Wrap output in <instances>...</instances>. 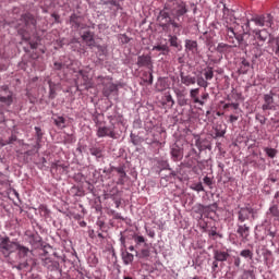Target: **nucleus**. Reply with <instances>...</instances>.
Here are the masks:
<instances>
[{
	"label": "nucleus",
	"mask_w": 279,
	"mask_h": 279,
	"mask_svg": "<svg viewBox=\"0 0 279 279\" xmlns=\"http://www.w3.org/2000/svg\"><path fill=\"white\" fill-rule=\"evenodd\" d=\"M185 49L192 53H197V43L195 40L186 39Z\"/></svg>",
	"instance_id": "412c9836"
},
{
	"label": "nucleus",
	"mask_w": 279,
	"mask_h": 279,
	"mask_svg": "<svg viewBox=\"0 0 279 279\" xmlns=\"http://www.w3.org/2000/svg\"><path fill=\"white\" fill-rule=\"evenodd\" d=\"M209 236H217V230L209 231Z\"/></svg>",
	"instance_id": "e2e57ef3"
},
{
	"label": "nucleus",
	"mask_w": 279,
	"mask_h": 279,
	"mask_svg": "<svg viewBox=\"0 0 279 279\" xmlns=\"http://www.w3.org/2000/svg\"><path fill=\"white\" fill-rule=\"evenodd\" d=\"M20 23L24 25V28H19V34L22 36L23 40H29V32L36 29V17L32 13H25L21 16Z\"/></svg>",
	"instance_id": "7ed1b4c3"
},
{
	"label": "nucleus",
	"mask_w": 279,
	"mask_h": 279,
	"mask_svg": "<svg viewBox=\"0 0 279 279\" xmlns=\"http://www.w3.org/2000/svg\"><path fill=\"white\" fill-rule=\"evenodd\" d=\"M203 75L207 82H210L213 77H215V71L213 70L211 66H207L206 69L203 70Z\"/></svg>",
	"instance_id": "393cba45"
},
{
	"label": "nucleus",
	"mask_w": 279,
	"mask_h": 279,
	"mask_svg": "<svg viewBox=\"0 0 279 279\" xmlns=\"http://www.w3.org/2000/svg\"><path fill=\"white\" fill-rule=\"evenodd\" d=\"M242 65L244 66V69H250V63L247 62V60H243Z\"/></svg>",
	"instance_id": "4d7b16f0"
},
{
	"label": "nucleus",
	"mask_w": 279,
	"mask_h": 279,
	"mask_svg": "<svg viewBox=\"0 0 279 279\" xmlns=\"http://www.w3.org/2000/svg\"><path fill=\"white\" fill-rule=\"evenodd\" d=\"M196 84L201 88H207L210 85V83H208V80L204 78L203 76L197 77Z\"/></svg>",
	"instance_id": "c756f323"
},
{
	"label": "nucleus",
	"mask_w": 279,
	"mask_h": 279,
	"mask_svg": "<svg viewBox=\"0 0 279 279\" xmlns=\"http://www.w3.org/2000/svg\"><path fill=\"white\" fill-rule=\"evenodd\" d=\"M0 101L1 104H5L7 106H12V95H9V96H0Z\"/></svg>",
	"instance_id": "f704fd0d"
},
{
	"label": "nucleus",
	"mask_w": 279,
	"mask_h": 279,
	"mask_svg": "<svg viewBox=\"0 0 279 279\" xmlns=\"http://www.w3.org/2000/svg\"><path fill=\"white\" fill-rule=\"evenodd\" d=\"M266 215L268 219H274L275 221H279V206L278 205L270 206Z\"/></svg>",
	"instance_id": "ddd939ff"
},
{
	"label": "nucleus",
	"mask_w": 279,
	"mask_h": 279,
	"mask_svg": "<svg viewBox=\"0 0 279 279\" xmlns=\"http://www.w3.org/2000/svg\"><path fill=\"white\" fill-rule=\"evenodd\" d=\"M264 151L266 153V155L268 156V158H276V155L278 154V150L275 148H269L266 147L264 148Z\"/></svg>",
	"instance_id": "72a5a7b5"
},
{
	"label": "nucleus",
	"mask_w": 279,
	"mask_h": 279,
	"mask_svg": "<svg viewBox=\"0 0 279 279\" xmlns=\"http://www.w3.org/2000/svg\"><path fill=\"white\" fill-rule=\"evenodd\" d=\"M252 23H254V25H256V27H271V25H274V16H271L270 13H266L263 15H254L251 21L246 22V27H248V29L251 32H253V34H255V38L259 41V43H265L267 40V38H269V36H271V34H269L268 29H256L254 28V26H252Z\"/></svg>",
	"instance_id": "f03ea898"
},
{
	"label": "nucleus",
	"mask_w": 279,
	"mask_h": 279,
	"mask_svg": "<svg viewBox=\"0 0 279 279\" xmlns=\"http://www.w3.org/2000/svg\"><path fill=\"white\" fill-rule=\"evenodd\" d=\"M109 3L110 5H114V7L119 5V2H117V0H110Z\"/></svg>",
	"instance_id": "680f3d73"
},
{
	"label": "nucleus",
	"mask_w": 279,
	"mask_h": 279,
	"mask_svg": "<svg viewBox=\"0 0 279 279\" xmlns=\"http://www.w3.org/2000/svg\"><path fill=\"white\" fill-rule=\"evenodd\" d=\"M17 256L19 258H25L29 254V248L27 246H23L20 243H17Z\"/></svg>",
	"instance_id": "4be33fe9"
},
{
	"label": "nucleus",
	"mask_w": 279,
	"mask_h": 279,
	"mask_svg": "<svg viewBox=\"0 0 279 279\" xmlns=\"http://www.w3.org/2000/svg\"><path fill=\"white\" fill-rule=\"evenodd\" d=\"M214 258H215V260H218L219 263H226V260H228V258H230V253L226 252V251H215Z\"/></svg>",
	"instance_id": "2eb2a0df"
},
{
	"label": "nucleus",
	"mask_w": 279,
	"mask_h": 279,
	"mask_svg": "<svg viewBox=\"0 0 279 279\" xmlns=\"http://www.w3.org/2000/svg\"><path fill=\"white\" fill-rule=\"evenodd\" d=\"M192 191H196L197 193L204 191V185L202 184V182L199 183H194L192 186H191Z\"/></svg>",
	"instance_id": "ea45409f"
},
{
	"label": "nucleus",
	"mask_w": 279,
	"mask_h": 279,
	"mask_svg": "<svg viewBox=\"0 0 279 279\" xmlns=\"http://www.w3.org/2000/svg\"><path fill=\"white\" fill-rule=\"evenodd\" d=\"M35 132H36V136H37V142L33 146L32 149L26 150L24 153L25 156H36V154H38V151H40V141H43V130L38 126H35Z\"/></svg>",
	"instance_id": "423d86ee"
},
{
	"label": "nucleus",
	"mask_w": 279,
	"mask_h": 279,
	"mask_svg": "<svg viewBox=\"0 0 279 279\" xmlns=\"http://www.w3.org/2000/svg\"><path fill=\"white\" fill-rule=\"evenodd\" d=\"M203 182L206 184V186H213V179H210V177H205Z\"/></svg>",
	"instance_id": "37998d69"
},
{
	"label": "nucleus",
	"mask_w": 279,
	"mask_h": 279,
	"mask_svg": "<svg viewBox=\"0 0 279 279\" xmlns=\"http://www.w3.org/2000/svg\"><path fill=\"white\" fill-rule=\"evenodd\" d=\"M39 210L44 213V215H49V209L45 205H40Z\"/></svg>",
	"instance_id": "a18cd8bd"
},
{
	"label": "nucleus",
	"mask_w": 279,
	"mask_h": 279,
	"mask_svg": "<svg viewBox=\"0 0 279 279\" xmlns=\"http://www.w3.org/2000/svg\"><path fill=\"white\" fill-rule=\"evenodd\" d=\"M240 256H242V258H250V260H252V258H254V253L251 250H243L240 252Z\"/></svg>",
	"instance_id": "473e14b6"
},
{
	"label": "nucleus",
	"mask_w": 279,
	"mask_h": 279,
	"mask_svg": "<svg viewBox=\"0 0 279 279\" xmlns=\"http://www.w3.org/2000/svg\"><path fill=\"white\" fill-rule=\"evenodd\" d=\"M256 120L259 121V123H260L262 125H265V123H267V118H265V117H263V116H260V114H257V116H256Z\"/></svg>",
	"instance_id": "79ce46f5"
},
{
	"label": "nucleus",
	"mask_w": 279,
	"mask_h": 279,
	"mask_svg": "<svg viewBox=\"0 0 279 279\" xmlns=\"http://www.w3.org/2000/svg\"><path fill=\"white\" fill-rule=\"evenodd\" d=\"M180 77L184 86H193L197 82V78H195V76L184 75V72H181Z\"/></svg>",
	"instance_id": "dca6fc26"
},
{
	"label": "nucleus",
	"mask_w": 279,
	"mask_h": 279,
	"mask_svg": "<svg viewBox=\"0 0 279 279\" xmlns=\"http://www.w3.org/2000/svg\"><path fill=\"white\" fill-rule=\"evenodd\" d=\"M170 154H171L172 160L174 162H178V161L182 160V158H183L182 148H180V146H178V144H173L171 146Z\"/></svg>",
	"instance_id": "6e6552de"
},
{
	"label": "nucleus",
	"mask_w": 279,
	"mask_h": 279,
	"mask_svg": "<svg viewBox=\"0 0 279 279\" xmlns=\"http://www.w3.org/2000/svg\"><path fill=\"white\" fill-rule=\"evenodd\" d=\"M142 80L146 84H154V74L151 72H144Z\"/></svg>",
	"instance_id": "c85d7f7f"
},
{
	"label": "nucleus",
	"mask_w": 279,
	"mask_h": 279,
	"mask_svg": "<svg viewBox=\"0 0 279 279\" xmlns=\"http://www.w3.org/2000/svg\"><path fill=\"white\" fill-rule=\"evenodd\" d=\"M208 97H210V95L208 93H205V94L202 95L203 100L208 99Z\"/></svg>",
	"instance_id": "052dcab7"
},
{
	"label": "nucleus",
	"mask_w": 279,
	"mask_h": 279,
	"mask_svg": "<svg viewBox=\"0 0 279 279\" xmlns=\"http://www.w3.org/2000/svg\"><path fill=\"white\" fill-rule=\"evenodd\" d=\"M113 171H117V173L119 174L117 184H120L121 186H123V184H125V178H128V173H125V169H123V167H118V168H113Z\"/></svg>",
	"instance_id": "f3484780"
},
{
	"label": "nucleus",
	"mask_w": 279,
	"mask_h": 279,
	"mask_svg": "<svg viewBox=\"0 0 279 279\" xmlns=\"http://www.w3.org/2000/svg\"><path fill=\"white\" fill-rule=\"evenodd\" d=\"M12 143H16V135H11L9 140L2 142V147H5V145H12Z\"/></svg>",
	"instance_id": "58836bf2"
},
{
	"label": "nucleus",
	"mask_w": 279,
	"mask_h": 279,
	"mask_svg": "<svg viewBox=\"0 0 279 279\" xmlns=\"http://www.w3.org/2000/svg\"><path fill=\"white\" fill-rule=\"evenodd\" d=\"M25 267H27V262H25V263H21V264H19L17 266H16V268L17 269H25Z\"/></svg>",
	"instance_id": "09e8293b"
},
{
	"label": "nucleus",
	"mask_w": 279,
	"mask_h": 279,
	"mask_svg": "<svg viewBox=\"0 0 279 279\" xmlns=\"http://www.w3.org/2000/svg\"><path fill=\"white\" fill-rule=\"evenodd\" d=\"M254 214V208L252 207H241L238 213L239 223H245L250 219V216Z\"/></svg>",
	"instance_id": "0eeeda50"
},
{
	"label": "nucleus",
	"mask_w": 279,
	"mask_h": 279,
	"mask_svg": "<svg viewBox=\"0 0 279 279\" xmlns=\"http://www.w3.org/2000/svg\"><path fill=\"white\" fill-rule=\"evenodd\" d=\"M96 136L98 138H106L108 136L109 138H117V132L114 131V126H106L104 123L97 121L96 122Z\"/></svg>",
	"instance_id": "39448f33"
},
{
	"label": "nucleus",
	"mask_w": 279,
	"mask_h": 279,
	"mask_svg": "<svg viewBox=\"0 0 279 279\" xmlns=\"http://www.w3.org/2000/svg\"><path fill=\"white\" fill-rule=\"evenodd\" d=\"M179 106H186V100H180Z\"/></svg>",
	"instance_id": "774afa93"
},
{
	"label": "nucleus",
	"mask_w": 279,
	"mask_h": 279,
	"mask_svg": "<svg viewBox=\"0 0 279 279\" xmlns=\"http://www.w3.org/2000/svg\"><path fill=\"white\" fill-rule=\"evenodd\" d=\"M53 121L54 125H57L59 130H64V128H66V119H64V117H57L53 119Z\"/></svg>",
	"instance_id": "a878e982"
},
{
	"label": "nucleus",
	"mask_w": 279,
	"mask_h": 279,
	"mask_svg": "<svg viewBox=\"0 0 279 279\" xmlns=\"http://www.w3.org/2000/svg\"><path fill=\"white\" fill-rule=\"evenodd\" d=\"M264 105L262 106L263 110H274V96L271 94H266L264 96Z\"/></svg>",
	"instance_id": "4468645a"
},
{
	"label": "nucleus",
	"mask_w": 279,
	"mask_h": 279,
	"mask_svg": "<svg viewBox=\"0 0 279 279\" xmlns=\"http://www.w3.org/2000/svg\"><path fill=\"white\" fill-rule=\"evenodd\" d=\"M233 47H239L241 45L242 47H247V43L243 39V35L235 34V40L231 41Z\"/></svg>",
	"instance_id": "b1692460"
},
{
	"label": "nucleus",
	"mask_w": 279,
	"mask_h": 279,
	"mask_svg": "<svg viewBox=\"0 0 279 279\" xmlns=\"http://www.w3.org/2000/svg\"><path fill=\"white\" fill-rule=\"evenodd\" d=\"M82 38L84 40V43H86L87 47H90V49H93V47H95V35L93 34V32L87 31L82 35Z\"/></svg>",
	"instance_id": "f8f14e48"
},
{
	"label": "nucleus",
	"mask_w": 279,
	"mask_h": 279,
	"mask_svg": "<svg viewBox=\"0 0 279 279\" xmlns=\"http://www.w3.org/2000/svg\"><path fill=\"white\" fill-rule=\"evenodd\" d=\"M89 154L92 156H96V158H101V148H97V147H92L89 149Z\"/></svg>",
	"instance_id": "4c0bfd02"
},
{
	"label": "nucleus",
	"mask_w": 279,
	"mask_h": 279,
	"mask_svg": "<svg viewBox=\"0 0 279 279\" xmlns=\"http://www.w3.org/2000/svg\"><path fill=\"white\" fill-rule=\"evenodd\" d=\"M199 88H193L190 90V97L193 100V104H198L199 106H204V100H201L199 97Z\"/></svg>",
	"instance_id": "a211bd4d"
},
{
	"label": "nucleus",
	"mask_w": 279,
	"mask_h": 279,
	"mask_svg": "<svg viewBox=\"0 0 279 279\" xmlns=\"http://www.w3.org/2000/svg\"><path fill=\"white\" fill-rule=\"evenodd\" d=\"M235 121H239V116L231 114L229 117V123H235Z\"/></svg>",
	"instance_id": "49530a36"
},
{
	"label": "nucleus",
	"mask_w": 279,
	"mask_h": 279,
	"mask_svg": "<svg viewBox=\"0 0 279 279\" xmlns=\"http://www.w3.org/2000/svg\"><path fill=\"white\" fill-rule=\"evenodd\" d=\"M178 36L169 35L170 47H175V49H178V47H180V43H178Z\"/></svg>",
	"instance_id": "2f4dec72"
},
{
	"label": "nucleus",
	"mask_w": 279,
	"mask_h": 279,
	"mask_svg": "<svg viewBox=\"0 0 279 279\" xmlns=\"http://www.w3.org/2000/svg\"><path fill=\"white\" fill-rule=\"evenodd\" d=\"M234 266L235 267H241V257H235L234 258Z\"/></svg>",
	"instance_id": "de8ad7c7"
},
{
	"label": "nucleus",
	"mask_w": 279,
	"mask_h": 279,
	"mask_svg": "<svg viewBox=\"0 0 279 279\" xmlns=\"http://www.w3.org/2000/svg\"><path fill=\"white\" fill-rule=\"evenodd\" d=\"M153 51H162V56H167L169 47L167 45H158L153 48Z\"/></svg>",
	"instance_id": "7c9ffc66"
},
{
	"label": "nucleus",
	"mask_w": 279,
	"mask_h": 279,
	"mask_svg": "<svg viewBox=\"0 0 279 279\" xmlns=\"http://www.w3.org/2000/svg\"><path fill=\"white\" fill-rule=\"evenodd\" d=\"M169 86V84H167V80L166 78H159L157 81L156 84V88L159 93H162V90H167V87Z\"/></svg>",
	"instance_id": "bb28decb"
},
{
	"label": "nucleus",
	"mask_w": 279,
	"mask_h": 279,
	"mask_svg": "<svg viewBox=\"0 0 279 279\" xmlns=\"http://www.w3.org/2000/svg\"><path fill=\"white\" fill-rule=\"evenodd\" d=\"M232 107V104H225L223 105V110H228V108H231Z\"/></svg>",
	"instance_id": "69168bd1"
},
{
	"label": "nucleus",
	"mask_w": 279,
	"mask_h": 279,
	"mask_svg": "<svg viewBox=\"0 0 279 279\" xmlns=\"http://www.w3.org/2000/svg\"><path fill=\"white\" fill-rule=\"evenodd\" d=\"M240 73H242L243 75H245V73H247V69L241 68V69H240Z\"/></svg>",
	"instance_id": "338daca9"
},
{
	"label": "nucleus",
	"mask_w": 279,
	"mask_h": 279,
	"mask_svg": "<svg viewBox=\"0 0 279 279\" xmlns=\"http://www.w3.org/2000/svg\"><path fill=\"white\" fill-rule=\"evenodd\" d=\"M54 95H56V92L53 90V88H50V98L53 99V97H56Z\"/></svg>",
	"instance_id": "0e129e2a"
},
{
	"label": "nucleus",
	"mask_w": 279,
	"mask_h": 279,
	"mask_svg": "<svg viewBox=\"0 0 279 279\" xmlns=\"http://www.w3.org/2000/svg\"><path fill=\"white\" fill-rule=\"evenodd\" d=\"M226 47H228V45L219 44L217 49H218V51H223V49H226Z\"/></svg>",
	"instance_id": "603ef678"
},
{
	"label": "nucleus",
	"mask_w": 279,
	"mask_h": 279,
	"mask_svg": "<svg viewBox=\"0 0 279 279\" xmlns=\"http://www.w3.org/2000/svg\"><path fill=\"white\" fill-rule=\"evenodd\" d=\"M70 25H72L74 29H80L82 23L80 22V16H77V14L73 13L70 16Z\"/></svg>",
	"instance_id": "5701e85b"
},
{
	"label": "nucleus",
	"mask_w": 279,
	"mask_h": 279,
	"mask_svg": "<svg viewBox=\"0 0 279 279\" xmlns=\"http://www.w3.org/2000/svg\"><path fill=\"white\" fill-rule=\"evenodd\" d=\"M217 267H219V260H215L213 262V269H217Z\"/></svg>",
	"instance_id": "bf43d9fd"
},
{
	"label": "nucleus",
	"mask_w": 279,
	"mask_h": 279,
	"mask_svg": "<svg viewBox=\"0 0 279 279\" xmlns=\"http://www.w3.org/2000/svg\"><path fill=\"white\" fill-rule=\"evenodd\" d=\"M121 40L122 43H125V44L130 43V38L126 37V35H121Z\"/></svg>",
	"instance_id": "864d4df0"
},
{
	"label": "nucleus",
	"mask_w": 279,
	"mask_h": 279,
	"mask_svg": "<svg viewBox=\"0 0 279 279\" xmlns=\"http://www.w3.org/2000/svg\"><path fill=\"white\" fill-rule=\"evenodd\" d=\"M236 233L241 239L247 240V236H250V226L239 222Z\"/></svg>",
	"instance_id": "1a4fd4ad"
},
{
	"label": "nucleus",
	"mask_w": 279,
	"mask_h": 279,
	"mask_svg": "<svg viewBox=\"0 0 279 279\" xmlns=\"http://www.w3.org/2000/svg\"><path fill=\"white\" fill-rule=\"evenodd\" d=\"M31 49H38V43H29Z\"/></svg>",
	"instance_id": "13d9d810"
},
{
	"label": "nucleus",
	"mask_w": 279,
	"mask_h": 279,
	"mask_svg": "<svg viewBox=\"0 0 279 279\" xmlns=\"http://www.w3.org/2000/svg\"><path fill=\"white\" fill-rule=\"evenodd\" d=\"M151 255V251L149 250V245L147 243H144V248L140 250V252H136L137 258H149Z\"/></svg>",
	"instance_id": "6ab92c4d"
},
{
	"label": "nucleus",
	"mask_w": 279,
	"mask_h": 279,
	"mask_svg": "<svg viewBox=\"0 0 279 279\" xmlns=\"http://www.w3.org/2000/svg\"><path fill=\"white\" fill-rule=\"evenodd\" d=\"M275 45H276V47H277L275 53H279V37H277V38L275 39Z\"/></svg>",
	"instance_id": "3c124183"
},
{
	"label": "nucleus",
	"mask_w": 279,
	"mask_h": 279,
	"mask_svg": "<svg viewBox=\"0 0 279 279\" xmlns=\"http://www.w3.org/2000/svg\"><path fill=\"white\" fill-rule=\"evenodd\" d=\"M231 108H233V110H239V102H231Z\"/></svg>",
	"instance_id": "6e6d98bb"
},
{
	"label": "nucleus",
	"mask_w": 279,
	"mask_h": 279,
	"mask_svg": "<svg viewBox=\"0 0 279 279\" xmlns=\"http://www.w3.org/2000/svg\"><path fill=\"white\" fill-rule=\"evenodd\" d=\"M134 241L136 243V247H138V245H141V243H145V238L143 235H137L134 238Z\"/></svg>",
	"instance_id": "a19ab883"
},
{
	"label": "nucleus",
	"mask_w": 279,
	"mask_h": 279,
	"mask_svg": "<svg viewBox=\"0 0 279 279\" xmlns=\"http://www.w3.org/2000/svg\"><path fill=\"white\" fill-rule=\"evenodd\" d=\"M113 93H119V87L114 83H107L102 89V95H105V97H110Z\"/></svg>",
	"instance_id": "9d476101"
},
{
	"label": "nucleus",
	"mask_w": 279,
	"mask_h": 279,
	"mask_svg": "<svg viewBox=\"0 0 279 279\" xmlns=\"http://www.w3.org/2000/svg\"><path fill=\"white\" fill-rule=\"evenodd\" d=\"M226 135V131H217V133H216V136L218 137V138H221V137H223Z\"/></svg>",
	"instance_id": "8fccbe9b"
},
{
	"label": "nucleus",
	"mask_w": 279,
	"mask_h": 279,
	"mask_svg": "<svg viewBox=\"0 0 279 279\" xmlns=\"http://www.w3.org/2000/svg\"><path fill=\"white\" fill-rule=\"evenodd\" d=\"M78 75L82 77V85L85 86V88H88V84H90V77H88V74L84 71H80Z\"/></svg>",
	"instance_id": "cd10ccee"
},
{
	"label": "nucleus",
	"mask_w": 279,
	"mask_h": 279,
	"mask_svg": "<svg viewBox=\"0 0 279 279\" xmlns=\"http://www.w3.org/2000/svg\"><path fill=\"white\" fill-rule=\"evenodd\" d=\"M54 69H57V71H60L62 69V63L54 62Z\"/></svg>",
	"instance_id": "5fc2aeb1"
},
{
	"label": "nucleus",
	"mask_w": 279,
	"mask_h": 279,
	"mask_svg": "<svg viewBox=\"0 0 279 279\" xmlns=\"http://www.w3.org/2000/svg\"><path fill=\"white\" fill-rule=\"evenodd\" d=\"M165 102L168 104L170 108H173V106H175V100H173V97L171 96V94H166Z\"/></svg>",
	"instance_id": "e433bc0d"
},
{
	"label": "nucleus",
	"mask_w": 279,
	"mask_h": 279,
	"mask_svg": "<svg viewBox=\"0 0 279 279\" xmlns=\"http://www.w3.org/2000/svg\"><path fill=\"white\" fill-rule=\"evenodd\" d=\"M19 248V242L11 241L8 236H0V252L4 258H9Z\"/></svg>",
	"instance_id": "20e7f679"
},
{
	"label": "nucleus",
	"mask_w": 279,
	"mask_h": 279,
	"mask_svg": "<svg viewBox=\"0 0 279 279\" xmlns=\"http://www.w3.org/2000/svg\"><path fill=\"white\" fill-rule=\"evenodd\" d=\"M189 14V5L186 2L179 0L173 2L172 4H166L163 10L159 12V21H166V23H161L160 27H162L163 32L165 29L169 28V25H171L180 36V29H182V21H184V16Z\"/></svg>",
	"instance_id": "f257e3e1"
},
{
	"label": "nucleus",
	"mask_w": 279,
	"mask_h": 279,
	"mask_svg": "<svg viewBox=\"0 0 279 279\" xmlns=\"http://www.w3.org/2000/svg\"><path fill=\"white\" fill-rule=\"evenodd\" d=\"M121 256L124 265H132V263H134V254L122 251Z\"/></svg>",
	"instance_id": "aec40b11"
},
{
	"label": "nucleus",
	"mask_w": 279,
	"mask_h": 279,
	"mask_svg": "<svg viewBox=\"0 0 279 279\" xmlns=\"http://www.w3.org/2000/svg\"><path fill=\"white\" fill-rule=\"evenodd\" d=\"M227 36L229 38V43H232L236 36V33H234V28L232 27L227 28Z\"/></svg>",
	"instance_id": "c9c22d12"
},
{
	"label": "nucleus",
	"mask_w": 279,
	"mask_h": 279,
	"mask_svg": "<svg viewBox=\"0 0 279 279\" xmlns=\"http://www.w3.org/2000/svg\"><path fill=\"white\" fill-rule=\"evenodd\" d=\"M137 65L141 66H146L147 69H153L154 65L151 64V57L149 56H140L137 58Z\"/></svg>",
	"instance_id": "9b49d317"
},
{
	"label": "nucleus",
	"mask_w": 279,
	"mask_h": 279,
	"mask_svg": "<svg viewBox=\"0 0 279 279\" xmlns=\"http://www.w3.org/2000/svg\"><path fill=\"white\" fill-rule=\"evenodd\" d=\"M43 265L44 267H49V265H51V258L49 257L43 258Z\"/></svg>",
	"instance_id": "c03bdc74"
}]
</instances>
